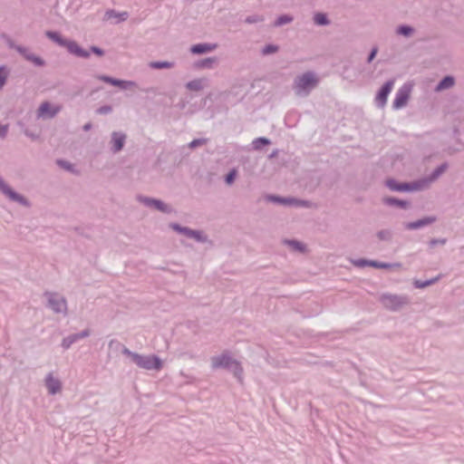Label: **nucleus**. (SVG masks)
Here are the masks:
<instances>
[{"label": "nucleus", "instance_id": "26", "mask_svg": "<svg viewBox=\"0 0 464 464\" xmlns=\"http://www.w3.org/2000/svg\"><path fill=\"white\" fill-rule=\"evenodd\" d=\"M175 66L174 62L169 61H151L149 63V67L152 70H166L171 69Z\"/></svg>", "mask_w": 464, "mask_h": 464}, {"label": "nucleus", "instance_id": "9", "mask_svg": "<svg viewBox=\"0 0 464 464\" xmlns=\"http://www.w3.org/2000/svg\"><path fill=\"white\" fill-rule=\"evenodd\" d=\"M136 365L140 369L148 371H160L163 368V361L157 354H140V357Z\"/></svg>", "mask_w": 464, "mask_h": 464}, {"label": "nucleus", "instance_id": "29", "mask_svg": "<svg viewBox=\"0 0 464 464\" xmlns=\"http://www.w3.org/2000/svg\"><path fill=\"white\" fill-rule=\"evenodd\" d=\"M227 371L232 372L239 382H242L244 370L240 362L235 359L230 366V369H227Z\"/></svg>", "mask_w": 464, "mask_h": 464}, {"label": "nucleus", "instance_id": "53", "mask_svg": "<svg viewBox=\"0 0 464 464\" xmlns=\"http://www.w3.org/2000/svg\"><path fill=\"white\" fill-rule=\"evenodd\" d=\"M23 132L26 137L30 138L34 141L38 140L40 139L39 133L34 132L28 128L23 129Z\"/></svg>", "mask_w": 464, "mask_h": 464}, {"label": "nucleus", "instance_id": "39", "mask_svg": "<svg viewBox=\"0 0 464 464\" xmlns=\"http://www.w3.org/2000/svg\"><path fill=\"white\" fill-rule=\"evenodd\" d=\"M237 175L238 171L236 168L230 169L224 176V182L227 185H232L237 179Z\"/></svg>", "mask_w": 464, "mask_h": 464}, {"label": "nucleus", "instance_id": "8", "mask_svg": "<svg viewBox=\"0 0 464 464\" xmlns=\"http://www.w3.org/2000/svg\"><path fill=\"white\" fill-rule=\"evenodd\" d=\"M412 88L413 83L407 82L397 91L392 105L393 110H400L407 105Z\"/></svg>", "mask_w": 464, "mask_h": 464}, {"label": "nucleus", "instance_id": "21", "mask_svg": "<svg viewBox=\"0 0 464 464\" xmlns=\"http://www.w3.org/2000/svg\"><path fill=\"white\" fill-rule=\"evenodd\" d=\"M456 84V79L451 74L444 75L435 85L434 91L436 92H443L452 88Z\"/></svg>", "mask_w": 464, "mask_h": 464}, {"label": "nucleus", "instance_id": "58", "mask_svg": "<svg viewBox=\"0 0 464 464\" xmlns=\"http://www.w3.org/2000/svg\"><path fill=\"white\" fill-rule=\"evenodd\" d=\"M278 152L279 150L277 149L274 150L269 155H268V159H274L276 157H277L278 155Z\"/></svg>", "mask_w": 464, "mask_h": 464}, {"label": "nucleus", "instance_id": "42", "mask_svg": "<svg viewBox=\"0 0 464 464\" xmlns=\"http://www.w3.org/2000/svg\"><path fill=\"white\" fill-rule=\"evenodd\" d=\"M75 343H77L76 336L72 334L62 340L61 346L63 350H68Z\"/></svg>", "mask_w": 464, "mask_h": 464}, {"label": "nucleus", "instance_id": "13", "mask_svg": "<svg viewBox=\"0 0 464 464\" xmlns=\"http://www.w3.org/2000/svg\"><path fill=\"white\" fill-rule=\"evenodd\" d=\"M59 111V106L53 105L52 102L45 101L39 105L36 113L38 118L53 119Z\"/></svg>", "mask_w": 464, "mask_h": 464}, {"label": "nucleus", "instance_id": "51", "mask_svg": "<svg viewBox=\"0 0 464 464\" xmlns=\"http://www.w3.org/2000/svg\"><path fill=\"white\" fill-rule=\"evenodd\" d=\"M207 141H208V140H207V139H205V138H197V139L192 140L189 142L188 146H189V148H191V149H196V148H198V147H200V146H202V145L206 144V143H207Z\"/></svg>", "mask_w": 464, "mask_h": 464}, {"label": "nucleus", "instance_id": "20", "mask_svg": "<svg viewBox=\"0 0 464 464\" xmlns=\"http://www.w3.org/2000/svg\"><path fill=\"white\" fill-rule=\"evenodd\" d=\"M265 200L276 205L291 207L292 204V197H284L277 194H266Z\"/></svg>", "mask_w": 464, "mask_h": 464}, {"label": "nucleus", "instance_id": "25", "mask_svg": "<svg viewBox=\"0 0 464 464\" xmlns=\"http://www.w3.org/2000/svg\"><path fill=\"white\" fill-rule=\"evenodd\" d=\"M285 244L287 245L289 247H291L292 250L298 252V253H304L307 250V246L302 241H299L297 239H285Z\"/></svg>", "mask_w": 464, "mask_h": 464}, {"label": "nucleus", "instance_id": "52", "mask_svg": "<svg viewBox=\"0 0 464 464\" xmlns=\"http://www.w3.org/2000/svg\"><path fill=\"white\" fill-rule=\"evenodd\" d=\"M112 106L110 105V104H104V105H102L100 106L97 110H96V113L97 114H101V115H106V114H109L112 111Z\"/></svg>", "mask_w": 464, "mask_h": 464}, {"label": "nucleus", "instance_id": "10", "mask_svg": "<svg viewBox=\"0 0 464 464\" xmlns=\"http://www.w3.org/2000/svg\"><path fill=\"white\" fill-rule=\"evenodd\" d=\"M449 169V163L447 161L438 165L431 172L426 176L419 178L421 189L424 190L430 187V185L436 181L442 174Z\"/></svg>", "mask_w": 464, "mask_h": 464}, {"label": "nucleus", "instance_id": "33", "mask_svg": "<svg viewBox=\"0 0 464 464\" xmlns=\"http://www.w3.org/2000/svg\"><path fill=\"white\" fill-rule=\"evenodd\" d=\"M105 16L110 19L111 17L118 18L117 23L127 20L129 14L127 12H117L114 9H109L106 11Z\"/></svg>", "mask_w": 464, "mask_h": 464}, {"label": "nucleus", "instance_id": "59", "mask_svg": "<svg viewBox=\"0 0 464 464\" xmlns=\"http://www.w3.org/2000/svg\"><path fill=\"white\" fill-rule=\"evenodd\" d=\"M74 335L76 336V339H77V342L82 340V339H84L81 334L80 333H75Z\"/></svg>", "mask_w": 464, "mask_h": 464}, {"label": "nucleus", "instance_id": "35", "mask_svg": "<svg viewBox=\"0 0 464 464\" xmlns=\"http://www.w3.org/2000/svg\"><path fill=\"white\" fill-rule=\"evenodd\" d=\"M10 75V69L5 64L0 65V91L3 90L6 84Z\"/></svg>", "mask_w": 464, "mask_h": 464}, {"label": "nucleus", "instance_id": "4", "mask_svg": "<svg viewBox=\"0 0 464 464\" xmlns=\"http://www.w3.org/2000/svg\"><path fill=\"white\" fill-rule=\"evenodd\" d=\"M379 301L385 309L392 312H398L403 306L411 303V298L407 295L383 293L381 295Z\"/></svg>", "mask_w": 464, "mask_h": 464}, {"label": "nucleus", "instance_id": "11", "mask_svg": "<svg viewBox=\"0 0 464 464\" xmlns=\"http://www.w3.org/2000/svg\"><path fill=\"white\" fill-rule=\"evenodd\" d=\"M394 82V79L387 80L376 92L374 101L378 108H383L386 105L388 96L392 91Z\"/></svg>", "mask_w": 464, "mask_h": 464}, {"label": "nucleus", "instance_id": "12", "mask_svg": "<svg viewBox=\"0 0 464 464\" xmlns=\"http://www.w3.org/2000/svg\"><path fill=\"white\" fill-rule=\"evenodd\" d=\"M437 221L436 216H424L419 219L404 222L403 227L406 230H418L425 227L430 226Z\"/></svg>", "mask_w": 464, "mask_h": 464}, {"label": "nucleus", "instance_id": "34", "mask_svg": "<svg viewBox=\"0 0 464 464\" xmlns=\"http://www.w3.org/2000/svg\"><path fill=\"white\" fill-rule=\"evenodd\" d=\"M372 267L373 268H376V269H385V270H388V269H391V268H393V267H401V263H388V262H382V261H379V260H374L373 259V263H372Z\"/></svg>", "mask_w": 464, "mask_h": 464}, {"label": "nucleus", "instance_id": "37", "mask_svg": "<svg viewBox=\"0 0 464 464\" xmlns=\"http://www.w3.org/2000/svg\"><path fill=\"white\" fill-rule=\"evenodd\" d=\"M279 49H280V47L278 44L269 43V44H265L262 47L260 53L262 55L266 56V55L276 53L279 51Z\"/></svg>", "mask_w": 464, "mask_h": 464}, {"label": "nucleus", "instance_id": "14", "mask_svg": "<svg viewBox=\"0 0 464 464\" xmlns=\"http://www.w3.org/2000/svg\"><path fill=\"white\" fill-rule=\"evenodd\" d=\"M127 135L122 131H112L111 135V151L118 153L121 151L126 143Z\"/></svg>", "mask_w": 464, "mask_h": 464}, {"label": "nucleus", "instance_id": "38", "mask_svg": "<svg viewBox=\"0 0 464 464\" xmlns=\"http://www.w3.org/2000/svg\"><path fill=\"white\" fill-rule=\"evenodd\" d=\"M108 347L110 351H112L114 353L121 352L122 354L124 349L127 348L124 344H122L120 341L116 339H111L108 343Z\"/></svg>", "mask_w": 464, "mask_h": 464}, {"label": "nucleus", "instance_id": "18", "mask_svg": "<svg viewBox=\"0 0 464 464\" xmlns=\"http://www.w3.org/2000/svg\"><path fill=\"white\" fill-rule=\"evenodd\" d=\"M218 48V44L212 43H198L192 44L189 48V52L194 55H202L205 53H211Z\"/></svg>", "mask_w": 464, "mask_h": 464}, {"label": "nucleus", "instance_id": "55", "mask_svg": "<svg viewBox=\"0 0 464 464\" xmlns=\"http://www.w3.org/2000/svg\"><path fill=\"white\" fill-rule=\"evenodd\" d=\"M193 228H190L188 227H185L184 230H183V236L187 237L188 238H191V235L193 233Z\"/></svg>", "mask_w": 464, "mask_h": 464}, {"label": "nucleus", "instance_id": "17", "mask_svg": "<svg viewBox=\"0 0 464 464\" xmlns=\"http://www.w3.org/2000/svg\"><path fill=\"white\" fill-rule=\"evenodd\" d=\"M234 360L235 359L229 354V353L225 352L220 355L214 356L212 358V366L213 368L227 370L230 369Z\"/></svg>", "mask_w": 464, "mask_h": 464}, {"label": "nucleus", "instance_id": "24", "mask_svg": "<svg viewBox=\"0 0 464 464\" xmlns=\"http://www.w3.org/2000/svg\"><path fill=\"white\" fill-rule=\"evenodd\" d=\"M395 33L398 35L409 38V37L412 36L413 34L415 33V28L412 25L408 24H401L396 27Z\"/></svg>", "mask_w": 464, "mask_h": 464}, {"label": "nucleus", "instance_id": "15", "mask_svg": "<svg viewBox=\"0 0 464 464\" xmlns=\"http://www.w3.org/2000/svg\"><path fill=\"white\" fill-rule=\"evenodd\" d=\"M17 53L21 54L26 61L32 63L36 67H44L46 65L45 60L35 53H30L27 47H18Z\"/></svg>", "mask_w": 464, "mask_h": 464}, {"label": "nucleus", "instance_id": "40", "mask_svg": "<svg viewBox=\"0 0 464 464\" xmlns=\"http://www.w3.org/2000/svg\"><path fill=\"white\" fill-rule=\"evenodd\" d=\"M191 236V239H194L198 243H206L208 241V236L203 230L194 229Z\"/></svg>", "mask_w": 464, "mask_h": 464}, {"label": "nucleus", "instance_id": "43", "mask_svg": "<svg viewBox=\"0 0 464 464\" xmlns=\"http://www.w3.org/2000/svg\"><path fill=\"white\" fill-rule=\"evenodd\" d=\"M123 355H125L127 358H129L130 362L134 364H137V362L140 357V353H138L136 352H132L129 348L124 349Z\"/></svg>", "mask_w": 464, "mask_h": 464}, {"label": "nucleus", "instance_id": "7", "mask_svg": "<svg viewBox=\"0 0 464 464\" xmlns=\"http://www.w3.org/2000/svg\"><path fill=\"white\" fill-rule=\"evenodd\" d=\"M44 295L47 297L46 306L55 314L66 313L67 301L65 297L61 296L58 293L45 291Z\"/></svg>", "mask_w": 464, "mask_h": 464}, {"label": "nucleus", "instance_id": "1", "mask_svg": "<svg viewBox=\"0 0 464 464\" xmlns=\"http://www.w3.org/2000/svg\"><path fill=\"white\" fill-rule=\"evenodd\" d=\"M44 35L58 46L65 48L70 54L77 58L88 59L92 53L97 57H102L105 54V51L97 45H91L89 50L84 49L75 40L64 37L60 31L47 30Z\"/></svg>", "mask_w": 464, "mask_h": 464}, {"label": "nucleus", "instance_id": "47", "mask_svg": "<svg viewBox=\"0 0 464 464\" xmlns=\"http://www.w3.org/2000/svg\"><path fill=\"white\" fill-rule=\"evenodd\" d=\"M264 21H265L264 16L260 15V14H251V15L246 16L245 19V23L248 24L261 23Z\"/></svg>", "mask_w": 464, "mask_h": 464}, {"label": "nucleus", "instance_id": "31", "mask_svg": "<svg viewBox=\"0 0 464 464\" xmlns=\"http://www.w3.org/2000/svg\"><path fill=\"white\" fill-rule=\"evenodd\" d=\"M272 143L271 140L266 137H257L252 141V147L255 150H262L265 147Z\"/></svg>", "mask_w": 464, "mask_h": 464}, {"label": "nucleus", "instance_id": "41", "mask_svg": "<svg viewBox=\"0 0 464 464\" xmlns=\"http://www.w3.org/2000/svg\"><path fill=\"white\" fill-rule=\"evenodd\" d=\"M133 86H136V82H135L129 81V80H122V79H118L117 78V81H116V83H115L114 87H118L119 89L125 91V90H128V89H130V87H133Z\"/></svg>", "mask_w": 464, "mask_h": 464}, {"label": "nucleus", "instance_id": "44", "mask_svg": "<svg viewBox=\"0 0 464 464\" xmlns=\"http://www.w3.org/2000/svg\"><path fill=\"white\" fill-rule=\"evenodd\" d=\"M311 206V202L306 199H301L295 197H292V204L291 207L295 208H309Z\"/></svg>", "mask_w": 464, "mask_h": 464}, {"label": "nucleus", "instance_id": "61", "mask_svg": "<svg viewBox=\"0 0 464 464\" xmlns=\"http://www.w3.org/2000/svg\"><path fill=\"white\" fill-rule=\"evenodd\" d=\"M97 91H99V88H98V89H96V90L92 91L91 94H93V93H94V92H96Z\"/></svg>", "mask_w": 464, "mask_h": 464}, {"label": "nucleus", "instance_id": "60", "mask_svg": "<svg viewBox=\"0 0 464 464\" xmlns=\"http://www.w3.org/2000/svg\"><path fill=\"white\" fill-rule=\"evenodd\" d=\"M178 106L179 107V109H183L185 107V102H182L179 103Z\"/></svg>", "mask_w": 464, "mask_h": 464}, {"label": "nucleus", "instance_id": "23", "mask_svg": "<svg viewBox=\"0 0 464 464\" xmlns=\"http://www.w3.org/2000/svg\"><path fill=\"white\" fill-rule=\"evenodd\" d=\"M206 78H198L186 82L185 87L190 92H199L204 89Z\"/></svg>", "mask_w": 464, "mask_h": 464}, {"label": "nucleus", "instance_id": "16", "mask_svg": "<svg viewBox=\"0 0 464 464\" xmlns=\"http://www.w3.org/2000/svg\"><path fill=\"white\" fill-rule=\"evenodd\" d=\"M382 203L385 206L396 208L399 209L407 210L411 208V202L408 199H402L392 196H386L382 198Z\"/></svg>", "mask_w": 464, "mask_h": 464}, {"label": "nucleus", "instance_id": "56", "mask_svg": "<svg viewBox=\"0 0 464 464\" xmlns=\"http://www.w3.org/2000/svg\"><path fill=\"white\" fill-rule=\"evenodd\" d=\"M79 333L83 338L89 337L91 335V330L89 328L83 329Z\"/></svg>", "mask_w": 464, "mask_h": 464}, {"label": "nucleus", "instance_id": "30", "mask_svg": "<svg viewBox=\"0 0 464 464\" xmlns=\"http://www.w3.org/2000/svg\"><path fill=\"white\" fill-rule=\"evenodd\" d=\"M294 21V16L290 14H279L273 22L274 27H281L283 25L291 24Z\"/></svg>", "mask_w": 464, "mask_h": 464}, {"label": "nucleus", "instance_id": "45", "mask_svg": "<svg viewBox=\"0 0 464 464\" xmlns=\"http://www.w3.org/2000/svg\"><path fill=\"white\" fill-rule=\"evenodd\" d=\"M96 78L107 84L111 85V86H115V83L117 81V78L111 76V75H107V74H98V75H96Z\"/></svg>", "mask_w": 464, "mask_h": 464}, {"label": "nucleus", "instance_id": "3", "mask_svg": "<svg viewBox=\"0 0 464 464\" xmlns=\"http://www.w3.org/2000/svg\"><path fill=\"white\" fill-rule=\"evenodd\" d=\"M384 186L392 192L412 193L422 191L419 179L411 181H401L389 177L384 180Z\"/></svg>", "mask_w": 464, "mask_h": 464}, {"label": "nucleus", "instance_id": "32", "mask_svg": "<svg viewBox=\"0 0 464 464\" xmlns=\"http://www.w3.org/2000/svg\"><path fill=\"white\" fill-rule=\"evenodd\" d=\"M56 164L61 169H64V170H66L68 172H71V173L76 174V175L79 174V170L76 169L75 166L72 163H71L70 161L66 160L57 159L56 160Z\"/></svg>", "mask_w": 464, "mask_h": 464}, {"label": "nucleus", "instance_id": "48", "mask_svg": "<svg viewBox=\"0 0 464 464\" xmlns=\"http://www.w3.org/2000/svg\"><path fill=\"white\" fill-rule=\"evenodd\" d=\"M378 52H379V47L378 45H373L370 52L368 53V55H367V58H366V63H372L373 62V60L376 58L377 54H378Z\"/></svg>", "mask_w": 464, "mask_h": 464}, {"label": "nucleus", "instance_id": "5", "mask_svg": "<svg viewBox=\"0 0 464 464\" xmlns=\"http://www.w3.org/2000/svg\"><path fill=\"white\" fill-rule=\"evenodd\" d=\"M0 191L10 201L18 203L19 205L25 208L31 207V202L29 201V199L25 198L24 195L14 190L8 183L5 181V179L1 176Z\"/></svg>", "mask_w": 464, "mask_h": 464}, {"label": "nucleus", "instance_id": "6", "mask_svg": "<svg viewBox=\"0 0 464 464\" xmlns=\"http://www.w3.org/2000/svg\"><path fill=\"white\" fill-rule=\"evenodd\" d=\"M137 199L147 208H153L164 214L175 212L174 208L160 198L138 195Z\"/></svg>", "mask_w": 464, "mask_h": 464}, {"label": "nucleus", "instance_id": "28", "mask_svg": "<svg viewBox=\"0 0 464 464\" xmlns=\"http://www.w3.org/2000/svg\"><path fill=\"white\" fill-rule=\"evenodd\" d=\"M314 24L318 26H327L331 24V20L328 17V14L324 12H317L314 14L313 17Z\"/></svg>", "mask_w": 464, "mask_h": 464}, {"label": "nucleus", "instance_id": "19", "mask_svg": "<svg viewBox=\"0 0 464 464\" xmlns=\"http://www.w3.org/2000/svg\"><path fill=\"white\" fill-rule=\"evenodd\" d=\"M44 382L48 393L50 395H55L62 391V382L58 378L53 377V373H48L45 377Z\"/></svg>", "mask_w": 464, "mask_h": 464}, {"label": "nucleus", "instance_id": "27", "mask_svg": "<svg viewBox=\"0 0 464 464\" xmlns=\"http://www.w3.org/2000/svg\"><path fill=\"white\" fill-rule=\"evenodd\" d=\"M440 278V276H437L435 277H431V278L426 279V280L414 279L412 285L417 289H423V288H426L428 286L434 285L435 283H437L439 281Z\"/></svg>", "mask_w": 464, "mask_h": 464}, {"label": "nucleus", "instance_id": "36", "mask_svg": "<svg viewBox=\"0 0 464 464\" xmlns=\"http://www.w3.org/2000/svg\"><path fill=\"white\" fill-rule=\"evenodd\" d=\"M352 264L358 268L372 267L373 259H368L365 257H360L353 259Z\"/></svg>", "mask_w": 464, "mask_h": 464}, {"label": "nucleus", "instance_id": "57", "mask_svg": "<svg viewBox=\"0 0 464 464\" xmlns=\"http://www.w3.org/2000/svg\"><path fill=\"white\" fill-rule=\"evenodd\" d=\"M92 128V122H90V121H89V122H87V123H85V124L82 126V130H83L84 131H89Z\"/></svg>", "mask_w": 464, "mask_h": 464}, {"label": "nucleus", "instance_id": "2", "mask_svg": "<svg viewBox=\"0 0 464 464\" xmlns=\"http://www.w3.org/2000/svg\"><path fill=\"white\" fill-rule=\"evenodd\" d=\"M319 82L318 75L313 71H307L295 78L293 90L296 96L307 97Z\"/></svg>", "mask_w": 464, "mask_h": 464}, {"label": "nucleus", "instance_id": "46", "mask_svg": "<svg viewBox=\"0 0 464 464\" xmlns=\"http://www.w3.org/2000/svg\"><path fill=\"white\" fill-rule=\"evenodd\" d=\"M376 236L380 240L390 241L392 237V233L389 229H382L377 232Z\"/></svg>", "mask_w": 464, "mask_h": 464}, {"label": "nucleus", "instance_id": "49", "mask_svg": "<svg viewBox=\"0 0 464 464\" xmlns=\"http://www.w3.org/2000/svg\"><path fill=\"white\" fill-rule=\"evenodd\" d=\"M447 243V238H431L428 241V246L430 248H433L437 246H444Z\"/></svg>", "mask_w": 464, "mask_h": 464}, {"label": "nucleus", "instance_id": "50", "mask_svg": "<svg viewBox=\"0 0 464 464\" xmlns=\"http://www.w3.org/2000/svg\"><path fill=\"white\" fill-rule=\"evenodd\" d=\"M1 37L5 41L9 48L15 50L16 52L18 47H24V45L15 44L14 42L5 34H2Z\"/></svg>", "mask_w": 464, "mask_h": 464}, {"label": "nucleus", "instance_id": "54", "mask_svg": "<svg viewBox=\"0 0 464 464\" xmlns=\"http://www.w3.org/2000/svg\"><path fill=\"white\" fill-rule=\"evenodd\" d=\"M169 227L173 231L178 233L179 235H183V230L185 228V226H182V225H180L179 223H177V222H171V223H169Z\"/></svg>", "mask_w": 464, "mask_h": 464}, {"label": "nucleus", "instance_id": "22", "mask_svg": "<svg viewBox=\"0 0 464 464\" xmlns=\"http://www.w3.org/2000/svg\"><path fill=\"white\" fill-rule=\"evenodd\" d=\"M218 62L217 57H206L200 60L196 61L193 63V68L197 70L200 69H211L213 64Z\"/></svg>", "mask_w": 464, "mask_h": 464}]
</instances>
